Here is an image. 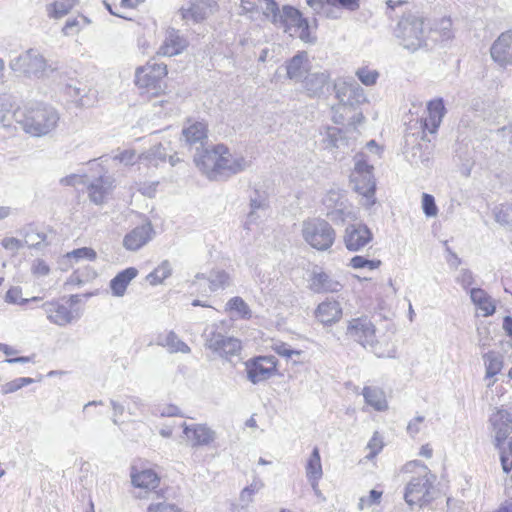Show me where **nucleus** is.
<instances>
[{"label": "nucleus", "instance_id": "27", "mask_svg": "<svg viewBox=\"0 0 512 512\" xmlns=\"http://www.w3.org/2000/svg\"><path fill=\"white\" fill-rule=\"evenodd\" d=\"M472 303L482 312V316L488 317L495 313L496 305L493 299L482 288L469 289Z\"/></svg>", "mask_w": 512, "mask_h": 512}, {"label": "nucleus", "instance_id": "9", "mask_svg": "<svg viewBox=\"0 0 512 512\" xmlns=\"http://www.w3.org/2000/svg\"><path fill=\"white\" fill-rule=\"evenodd\" d=\"M422 466L425 470V474L423 476L413 477L405 488L404 499L410 506L414 504L423 506L432 500L430 492L436 477L429 472L427 466Z\"/></svg>", "mask_w": 512, "mask_h": 512}, {"label": "nucleus", "instance_id": "47", "mask_svg": "<svg viewBox=\"0 0 512 512\" xmlns=\"http://www.w3.org/2000/svg\"><path fill=\"white\" fill-rule=\"evenodd\" d=\"M381 265L380 260H369L364 256H354L350 259L349 266L353 269H368L375 270Z\"/></svg>", "mask_w": 512, "mask_h": 512}, {"label": "nucleus", "instance_id": "6", "mask_svg": "<svg viewBox=\"0 0 512 512\" xmlns=\"http://www.w3.org/2000/svg\"><path fill=\"white\" fill-rule=\"evenodd\" d=\"M9 66L14 72L38 79L48 77L56 69L36 49H28L11 59Z\"/></svg>", "mask_w": 512, "mask_h": 512}, {"label": "nucleus", "instance_id": "48", "mask_svg": "<svg viewBox=\"0 0 512 512\" xmlns=\"http://www.w3.org/2000/svg\"><path fill=\"white\" fill-rule=\"evenodd\" d=\"M167 158V149L162 145L158 144L150 148L145 155V159H148L150 163L157 166L160 162H165Z\"/></svg>", "mask_w": 512, "mask_h": 512}, {"label": "nucleus", "instance_id": "2", "mask_svg": "<svg viewBox=\"0 0 512 512\" xmlns=\"http://www.w3.org/2000/svg\"><path fill=\"white\" fill-rule=\"evenodd\" d=\"M13 116L20 127L33 137H42L55 130L59 122L58 112L51 106L36 103L17 110Z\"/></svg>", "mask_w": 512, "mask_h": 512}, {"label": "nucleus", "instance_id": "24", "mask_svg": "<svg viewBox=\"0 0 512 512\" xmlns=\"http://www.w3.org/2000/svg\"><path fill=\"white\" fill-rule=\"evenodd\" d=\"M428 116L424 119V128L435 133L445 115V106L441 98L432 100L427 106Z\"/></svg>", "mask_w": 512, "mask_h": 512}, {"label": "nucleus", "instance_id": "15", "mask_svg": "<svg viewBox=\"0 0 512 512\" xmlns=\"http://www.w3.org/2000/svg\"><path fill=\"white\" fill-rule=\"evenodd\" d=\"M217 7L215 0H189L187 8L182 7L180 13L182 19L199 23L212 14Z\"/></svg>", "mask_w": 512, "mask_h": 512}, {"label": "nucleus", "instance_id": "46", "mask_svg": "<svg viewBox=\"0 0 512 512\" xmlns=\"http://www.w3.org/2000/svg\"><path fill=\"white\" fill-rule=\"evenodd\" d=\"M165 345L168 346L172 352L189 353L190 347L183 342L173 331H170L165 337Z\"/></svg>", "mask_w": 512, "mask_h": 512}, {"label": "nucleus", "instance_id": "8", "mask_svg": "<svg viewBox=\"0 0 512 512\" xmlns=\"http://www.w3.org/2000/svg\"><path fill=\"white\" fill-rule=\"evenodd\" d=\"M167 73L166 64L149 61L136 68L134 83L141 93L157 96L162 91V81Z\"/></svg>", "mask_w": 512, "mask_h": 512}, {"label": "nucleus", "instance_id": "16", "mask_svg": "<svg viewBox=\"0 0 512 512\" xmlns=\"http://www.w3.org/2000/svg\"><path fill=\"white\" fill-rule=\"evenodd\" d=\"M41 308L49 322L57 326H66L77 319V316L73 314L70 307L56 300L43 303Z\"/></svg>", "mask_w": 512, "mask_h": 512}, {"label": "nucleus", "instance_id": "12", "mask_svg": "<svg viewBox=\"0 0 512 512\" xmlns=\"http://www.w3.org/2000/svg\"><path fill=\"white\" fill-rule=\"evenodd\" d=\"M276 369V360L273 356H262L247 363V378L253 383L265 381L270 378Z\"/></svg>", "mask_w": 512, "mask_h": 512}, {"label": "nucleus", "instance_id": "34", "mask_svg": "<svg viewBox=\"0 0 512 512\" xmlns=\"http://www.w3.org/2000/svg\"><path fill=\"white\" fill-rule=\"evenodd\" d=\"M182 135L189 145H202L207 138V125L204 122H194L183 129Z\"/></svg>", "mask_w": 512, "mask_h": 512}, {"label": "nucleus", "instance_id": "53", "mask_svg": "<svg viewBox=\"0 0 512 512\" xmlns=\"http://www.w3.org/2000/svg\"><path fill=\"white\" fill-rule=\"evenodd\" d=\"M33 381L34 380L32 378H28V377L17 378L13 381L6 383L3 386V392L6 394L16 392L17 390L21 389L22 387L33 383Z\"/></svg>", "mask_w": 512, "mask_h": 512}, {"label": "nucleus", "instance_id": "18", "mask_svg": "<svg viewBox=\"0 0 512 512\" xmlns=\"http://www.w3.org/2000/svg\"><path fill=\"white\" fill-rule=\"evenodd\" d=\"M187 46V39L178 30L172 28L166 32L164 42L158 49L157 54L171 57L182 53Z\"/></svg>", "mask_w": 512, "mask_h": 512}, {"label": "nucleus", "instance_id": "7", "mask_svg": "<svg viewBox=\"0 0 512 512\" xmlns=\"http://www.w3.org/2000/svg\"><path fill=\"white\" fill-rule=\"evenodd\" d=\"M368 161L369 159L364 153L356 154L351 182L354 184V189L366 198V204L373 205L375 203L376 182L373 175L374 167Z\"/></svg>", "mask_w": 512, "mask_h": 512}, {"label": "nucleus", "instance_id": "57", "mask_svg": "<svg viewBox=\"0 0 512 512\" xmlns=\"http://www.w3.org/2000/svg\"><path fill=\"white\" fill-rule=\"evenodd\" d=\"M356 75L359 78V80L366 86L374 85L379 76L378 72L368 69H359L356 72Z\"/></svg>", "mask_w": 512, "mask_h": 512}, {"label": "nucleus", "instance_id": "42", "mask_svg": "<svg viewBox=\"0 0 512 512\" xmlns=\"http://www.w3.org/2000/svg\"><path fill=\"white\" fill-rule=\"evenodd\" d=\"M259 9L262 10L264 16L277 25L281 11L278 4L274 0H259Z\"/></svg>", "mask_w": 512, "mask_h": 512}, {"label": "nucleus", "instance_id": "37", "mask_svg": "<svg viewBox=\"0 0 512 512\" xmlns=\"http://www.w3.org/2000/svg\"><path fill=\"white\" fill-rule=\"evenodd\" d=\"M78 0H55L46 5L47 16L51 19H61L77 4Z\"/></svg>", "mask_w": 512, "mask_h": 512}, {"label": "nucleus", "instance_id": "59", "mask_svg": "<svg viewBox=\"0 0 512 512\" xmlns=\"http://www.w3.org/2000/svg\"><path fill=\"white\" fill-rule=\"evenodd\" d=\"M82 26L80 21L77 18L68 19L62 28V33L65 36H70L74 34H78L81 30Z\"/></svg>", "mask_w": 512, "mask_h": 512}, {"label": "nucleus", "instance_id": "50", "mask_svg": "<svg viewBox=\"0 0 512 512\" xmlns=\"http://www.w3.org/2000/svg\"><path fill=\"white\" fill-rule=\"evenodd\" d=\"M21 289L18 287L10 288L5 295V301L12 304H25L29 301H37L38 297H33L31 299H26L21 297Z\"/></svg>", "mask_w": 512, "mask_h": 512}, {"label": "nucleus", "instance_id": "56", "mask_svg": "<svg viewBox=\"0 0 512 512\" xmlns=\"http://www.w3.org/2000/svg\"><path fill=\"white\" fill-rule=\"evenodd\" d=\"M456 282L460 284L463 289L468 290V288L475 283V278L471 270L461 269L456 276Z\"/></svg>", "mask_w": 512, "mask_h": 512}, {"label": "nucleus", "instance_id": "44", "mask_svg": "<svg viewBox=\"0 0 512 512\" xmlns=\"http://www.w3.org/2000/svg\"><path fill=\"white\" fill-rule=\"evenodd\" d=\"M494 216L497 223L512 230V204H503L495 208Z\"/></svg>", "mask_w": 512, "mask_h": 512}, {"label": "nucleus", "instance_id": "3", "mask_svg": "<svg viewBox=\"0 0 512 512\" xmlns=\"http://www.w3.org/2000/svg\"><path fill=\"white\" fill-rule=\"evenodd\" d=\"M346 336L371 351L377 357H394V349L389 347L388 343L383 344L376 339V327L367 316L349 320Z\"/></svg>", "mask_w": 512, "mask_h": 512}, {"label": "nucleus", "instance_id": "31", "mask_svg": "<svg viewBox=\"0 0 512 512\" xmlns=\"http://www.w3.org/2000/svg\"><path fill=\"white\" fill-rule=\"evenodd\" d=\"M306 477L311 484L313 490H316L318 482L323 475L320 452L315 447L307 460L306 464Z\"/></svg>", "mask_w": 512, "mask_h": 512}, {"label": "nucleus", "instance_id": "20", "mask_svg": "<svg viewBox=\"0 0 512 512\" xmlns=\"http://www.w3.org/2000/svg\"><path fill=\"white\" fill-rule=\"evenodd\" d=\"M305 20L298 9L285 5L281 10V16H279L276 26L283 28L286 33L292 36L302 24H305Z\"/></svg>", "mask_w": 512, "mask_h": 512}, {"label": "nucleus", "instance_id": "17", "mask_svg": "<svg viewBox=\"0 0 512 512\" xmlns=\"http://www.w3.org/2000/svg\"><path fill=\"white\" fill-rule=\"evenodd\" d=\"M492 59L501 66L512 65V30L503 32L490 48Z\"/></svg>", "mask_w": 512, "mask_h": 512}, {"label": "nucleus", "instance_id": "49", "mask_svg": "<svg viewBox=\"0 0 512 512\" xmlns=\"http://www.w3.org/2000/svg\"><path fill=\"white\" fill-rule=\"evenodd\" d=\"M96 257V252L89 247L78 248L66 254V258L73 259L75 262H78L80 259L93 261L96 259Z\"/></svg>", "mask_w": 512, "mask_h": 512}, {"label": "nucleus", "instance_id": "33", "mask_svg": "<svg viewBox=\"0 0 512 512\" xmlns=\"http://www.w3.org/2000/svg\"><path fill=\"white\" fill-rule=\"evenodd\" d=\"M362 395L365 402L376 411H385L388 409V403L385 393L378 387L366 386L363 388Z\"/></svg>", "mask_w": 512, "mask_h": 512}, {"label": "nucleus", "instance_id": "30", "mask_svg": "<svg viewBox=\"0 0 512 512\" xmlns=\"http://www.w3.org/2000/svg\"><path fill=\"white\" fill-rule=\"evenodd\" d=\"M158 475L151 469H144L137 472L135 468L131 471L132 484L141 489L153 490L159 485Z\"/></svg>", "mask_w": 512, "mask_h": 512}, {"label": "nucleus", "instance_id": "39", "mask_svg": "<svg viewBox=\"0 0 512 512\" xmlns=\"http://www.w3.org/2000/svg\"><path fill=\"white\" fill-rule=\"evenodd\" d=\"M172 274V267L168 260H163L152 272H150L146 280L150 285H159L169 278Z\"/></svg>", "mask_w": 512, "mask_h": 512}, {"label": "nucleus", "instance_id": "58", "mask_svg": "<svg viewBox=\"0 0 512 512\" xmlns=\"http://www.w3.org/2000/svg\"><path fill=\"white\" fill-rule=\"evenodd\" d=\"M46 239V235L44 233H39L35 231H30L25 234L24 243L28 247L36 248Z\"/></svg>", "mask_w": 512, "mask_h": 512}, {"label": "nucleus", "instance_id": "25", "mask_svg": "<svg viewBox=\"0 0 512 512\" xmlns=\"http://www.w3.org/2000/svg\"><path fill=\"white\" fill-rule=\"evenodd\" d=\"M342 308L337 301H324L316 309V317L325 325H331L340 320Z\"/></svg>", "mask_w": 512, "mask_h": 512}, {"label": "nucleus", "instance_id": "32", "mask_svg": "<svg viewBox=\"0 0 512 512\" xmlns=\"http://www.w3.org/2000/svg\"><path fill=\"white\" fill-rule=\"evenodd\" d=\"M310 286L316 293H334L340 291L342 288V284L339 281L333 279L325 272L314 274Z\"/></svg>", "mask_w": 512, "mask_h": 512}, {"label": "nucleus", "instance_id": "63", "mask_svg": "<svg viewBox=\"0 0 512 512\" xmlns=\"http://www.w3.org/2000/svg\"><path fill=\"white\" fill-rule=\"evenodd\" d=\"M147 512H178L177 507L174 504L161 502L156 504H151Z\"/></svg>", "mask_w": 512, "mask_h": 512}, {"label": "nucleus", "instance_id": "10", "mask_svg": "<svg viewBox=\"0 0 512 512\" xmlns=\"http://www.w3.org/2000/svg\"><path fill=\"white\" fill-rule=\"evenodd\" d=\"M336 98L341 106L352 108L367 101L364 89L352 79H338L334 84Z\"/></svg>", "mask_w": 512, "mask_h": 512}, {"label": "nucleus", "instance_id": "51", "mask_svg": "<svg viewBox=\"0 0 512 512\" xmlns=\"http://www.w3.org/2000/svg\"><path fill=\"white\" fill-rule=\"evenodd\" d=\"M422 209L427 217H435L438 214V208L432 195L423 193Z\"/></svg>", "mask_w": 512, "mask_h": 512}, {"label": "nucleus", "instance_id": "43", "mask_svg": "<svg viewBox=\"0 0 512 512\" xmlns=\"http://www.w3.org/2000/svg\"><path fill=\"white\" fill-rule=\"evenodd\" d=\"M486 368V377L492 378L497 375L502 369V361L494 352H488L483 355Z\"/></svg>", "mask_w": 512, "mask_h": 512}, {"label": "nucleus", "instance_id": "40", "mask_svg": "<svg viewBox=\"0 0 512 512\" xmlns=\"http://www.w3.org/2000/svg\"><path fill=\"white\" fill-rule=\"evenodd\" d=\"M428 31L429 33L433 32L439 34L441 41L449 40L453 37L452 21L450 18L443 17L434 24L433 28L428 29Z\"/></svg>", "mask_w": 512, "mask_h": 512}, {"label": "nucleus", "instance_id": "64", "mask_svg": "<svg viewBox=\"0 0 512 512\" xmlns=\"http://www.w3.org/2000/svg\"><path fill=\"white\" fill-rule=\"evenodd\" d=\"M50 272L49 266L42 259H37L32 265V273L38 277L46 276Z\"/></svg>", "mask_w": 512, "mask_h": 512}, {"label": "nucleus", "instance_id": "1", "mask_svg": "<svg viewBox=\"0 0 512 512\" xmlns=\"http://www.w3.org/2000/svg\"><path fill=\"white\" fill-rule=\"evenodd\" d=\"M197 168L213 181H225L251 166V161L241 154H233L228 147L217 144L195 155Z\"/></svg>", "mask_w": 512, "mask_h": 512}, {"label": "nucleus", "instance_id": "26", "mask_svg": "<svg viewBox=\"0 0 512 512\" xmlns=\"http://www.w3.org/2000/svg\"><path fill=\"white\" fill-rule=\"evenodd\" d=\"M138 270L134 267H129L119 272L110 281V289L112 295L115 297H122L126 293V289L130 282L136 278Z\"/></svg>", "mask_w": 512, "mask_h": 512}, {"label": "nucleus", "instance_id": "28", "mask_svg": "<svg viewBox=\"0 0 512 512\" xmlns=\"http://www.w3.org/2000/svg\"><path fill=\"white\" fill-rule=\"evenodd\" d=\"M226 322L220 321L207 325L202 333L205 348L211 350L216 348L219 341L227 336Z\"/></svg>", "mask_w": 512, "mask_h": 512}, {"label": "nucleus", "instance_id": "21", "mask_svg": "<svg viewBox=\"0 0 512 512\" xmlns=\"http://www.w3.org/2000/svg\"><path fill=\"white\" fill-rule=\"evenodd\" d=\"M330 74L327 71L311 72L303 80V87L309 97H319L328 87Z\"/></svg>", "mask_w": 512, "mask_h": 512}, {"label": "nucleus", "instance_id": "41", "mask_svg": "<svg viewBox=\"0 0 512 512\" xmlns=\"http://www.w3.org/2000/svg\"><path fill=\"white\" fill-rule=\"evenodd\" d=\"M230 277L228 273L223 270H213L210 272L208 281L209 288L211 291H217L219 289H224L229 285Z\"/></svg>", "mask_w": 512, "mask_h": 512}, {"label": "nucleus", "instance_id": "22", "mask_svg": "<svg viewBox=\"0 0 512 512\" xmlns=\"http://www.w3.org/2000/svg\"><path fill=\"white\" fill-rule=\"evenodd\" d=\"M113 181L108 176H100L88 185V196L91 202L101 205L112 190Z\"/></svg>", "mask_w": 512, "mask_h": 512}, {"label": "nucleus", "instance_id": "23", "mask_svg": "<svg viewBox=\"0 0 512 512\" xmlns=\"http://www.w3.org/2000/svg\"><path fill=\"white\" fill-rule=\"evenodd\" d=\"M325 142L327 147L337 149L343 154L353 150V143L345 135L344 131L338 127H327Z\"/></svg>", "mask_w": 512, "mask_h": 512}, {"label": "nucleus", "instance_id": "36", "mask_svg": "<svg viewBox=\"0 0 512 512\" xmlns=\"http://www.w3.org/2000/svg\"><path fill=\"white\" fill-rule=\"evenodd\" d=\"M211 351L224 358L235 356L241 351V342L237 338L226 336L222 341H219L218 346L212 348Z\"/></svg>", "mask_w": 512, "mask_h": 512}, {"label": "nucleus", "instance_id": "54", "mask_svg": "<svg viewBox=\"0 0 512 512\" xmlns=\"http://www.w3.org/2000/svg\"><path fill=\"white\" fill-rule=\"evenodd\" d=\"M268 205L266 197L260 195L258 191H254V196L250 198V209L251 211L258 210L260 213L266 214Z\"/></svg>", "mask_w": 512, "mask_h": 512}, {"label": "nucleus", "instance_id": "14", "mask_svg": "<svg viewBox=\"0 0 512 512\" xmlns=\"http://www.w3.org/2000/svg\"><path fill=\"white\" fill-rule=\"evenodd\" d=\"M154 235L155 231L152 224L146 222L136 226L125 235L123 246L128 251H137L150 242Z\"/></svg>", "mask_w": 512, "mask_h": 512}, {"label": "nucleus", "instance_id": "29", "mask_svg": "<svg viewBox=\"0 0 512 512\" xmlns=\"http://www.w3.org/2000/svg\"><path fill=\"white\" fill-rule=\"evenodd\" d=\"M308 66L309 62L307 52H298L287 62V76L291 80L298 81L308 71Z\"/></svg>", "mask_w": 512, "mask_h": 512}, {"label": "nucleus", "instance_id": "5", "mask_svg": "<svg viewBox=\"0 0 512 512\" xmlns=\"http://www.w3.org/2000/svg\"><path fill=\"white\" fill-rule=\"evenodd\" d=\"M301 233L304 241L318 251H327L333 246L336 239L333 227L321 218H310L303 221Z\"/></svg>", "mask_w": 512, "mask_h": 512}, {"label": "nucleus", "instance_id": "61", "mask_svg": "<svg viewBox=\"0 0 512 512\" xmlns=\"http://www.w3.org/2000/svg\"><path fill=\"white\" fill-rule=\"evenodd\" d=\"M60 184L64 186H77L86 184V177L78 174H71L60 179Z\"/></svg>", "mask_w": 512, "mask_h": 512}, {"label": "nucleus", "instance_id": "13", "mask_svg": "<svg viewBox=\"0 0 512 512\" xmlns=\"http://www.w3.org/2000/svg\"><path fill=\"white\" fill-rule=\"evenodd\" d=\"M494 437L496 448H500V444L504 443L509 434L512 432V418L508 411L503 409L496 410L489 419Z\"/></svg>", "mask_w": 512, "mask_h": 512}, {"label": "nucleus", "instance_id": "35", "mask_svg": "<svg viewBox=\"0 0 512 512\" xmlns=\"http://www.w3.org/2000/svg\"><path fill=\"white\" fill-rule=\"evenodd\" d=\"M327 217L336 225H343L348 221L356 219L353 207L346 203L338 204L337 207L327 212Z\"/></svg>", "mask_w": 512, "mask_h": 512}, {"label": "nucleus", "instance_id": "60", "mask_svg": "<svg viewBox=\"0 0 512 512\" xmlns=\"http://www.w3.org/2000/svg\"><path fill=\"white\" fill-rule=\"evenodd\" d=\"M273 350L282 357L287 359L291 358L293 355H299L300 351L291 349L289 345L286 343H276L273 347Z\"/></svg>", "mask_w": 512, "mask_h": 512}, {"label": "nucleus", "instance_id": "45", "mask_svg": "<svg viewBox=\"0 0 512 512\" xmlns=\"http://www.w3.org/2000/svg\"><path fill=\"white\" fill-rule=\"evenodd\" d=\"M504 443L500 444V461L502 465V469L505 473H509L512 470V438H510L507 442V445L504 446Z\"/></svg>", "mask_w": 512, "mask_h": 512}, {"label": "nucleus", "instance_id": "38", "mask_svg": "<svg viewBox=\"0 0 512 512\" xmlns=\"http://www.w3.org/2000/svg\"><path fill=\"white\" fill-rule=\"evenodd\" d=\"M225 310L241 319H250L252 316V311L248 304L239 296L229 299L225 305Z\"/></svg>", "mask_w": 512, "mask_h": 512}, {"label": "nucleus", "instance_id": "19", "mask_svg": "<svg viewBox=\"0 0 512 512\" xmlns=\"http://www.w3.org/2000/svg\"><path fill=\"white\" fill-rule=\"evenodd\" d=\"M182 427L185 437L193 447L208 445L215 438L214 431L205 425L195 424L189 426L184 422Z\"/></svg>", "mask_w": 512, "mask_h": 512}, {"label": "nucleus", "instance_id": "62", "mask_svg": "<svg viewBox=\"0 0 512 512\" xmlns=\"http://www.w3.org/2000/svg\"><path fill=\"white\" fill-rule=\"evenodd\" d=\"M1 244L6 250L12 252H16L24 246L23 242L15 237H5L2 239Z\"/></svg>", "mask_w": 512, "mask_h": 512}, {"label": "nucleus", "instance_id": "11", "mask_svg": "<svg viewBox=\"0 0 512 512\" xmlns=\"http://www.w3.org/2000/svg\"><path fill=\"white\" fill-rule=\"evenodd\" d=\"M373 240L371 230L364 224H350L346 227L343 241L347 250L357 252Z\"/></svg>", "mask_w": 512, "mask_h": 512}, {"label": "nucleus", "instance_id": "55", "mask_svg": "<svg viewBox=\"0 0 512 512\" xmlns=\"http://www.w3.org/2000/svg\"><path fill=\"white\" fill-rule=\"evenodd\" d=\"M12 112V104L9 97L0 95V124L6 125Z\"/></svg>", "mask_w": 512, "mask_h": 512}, {"label": "nucleus", "instance_id": "52", "mask_svg": "<svg viewBox=\"0 0 512 512\" xmlns=\"http://www.w3.org/2000/svg\"><path fill=\"white\" fill-rule=\"evenodd\" d=\"M347 201L340 192L331 190L323 198V204L329 209L337 207L338 204L346 203Z\"/></svg>", "mask_w": 512, "mask_h": 512}, {"label": "nucleus", "instance_id": "4", "mask_svg": "<svg viewBox=\"0 0 512 512\" xmlns=\"http://www.w3.org/2000/svg\"><path fill=\"white\" fill-rule=\"evenodd\" d=\"M428 28L423 17L408 14L397 25L395 35L403 48L415 52L427 45Z\"/></svg>", "mask_w": 512, "mask_h": 512}]
</instances>
